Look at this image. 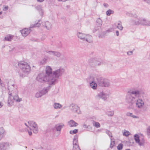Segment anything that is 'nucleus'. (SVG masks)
Here are the masks:
<instances>
[{"label":"nucleus","instance_id":"f257e3e1","mask_svg":"<svg viewBox=\"0 0 150 150\" xmlns=\"http://www.w3.org/2000/svg\"><path fill=\"white\" fill-rule=\"evenodd\" d=\"M144 94V91L140 88H133L128 91L125 100L126 102L129 104V108H133L134 105H136L138 108H142L144 102L142 99L139 98Z\"/></svg>","mask_w":150,"mask_h":150},{"label":"nucleus","instance_id":"f03ea898","mask_svg":"<svg viewBox=\"0 0 150 150\" xmlns=\"http://www.w3.org/2000/svg\"><path fill=\"white\" fill-rule=\"evenodd\" d=\"M14 86V84H13L10 86H8L9 92L8 104L9 106H12L13 105L14 100L18 102L21 100V98H18L17 90L16 88H15Z\"/></svg>","mask_w":150,"mask_h":150},{"label":"nucleus","instance_id":"7ed1b4c3","mask_svg":"<svg viewBox=\"0 0 150 150\" xmlns=\"http://www.w3.org/2000/svg\"><path fill=\"white\" fill-rule=\"evenodd\" d=\"M64 70L63 69H59L53 72V76L51 81L50 83L55 84L58 81L59 77L61 76L64 73Z\"/></svg>","mask_w":150,"mask_h":150},{"label":"nucleus","instance_id":"20e7f679","mask_svg":"<svg viewBox=\"0 0 150 150\" xmlns=\"http://www.w3.org/2000/svg\"><path fill=\"white\" fill-rule=\"evenodd\" d=\"M18 66L22 71L26 74H28L30 71L31 67L28 63L24 61H20L18 62Z\"/></svg>","mask_w":150,"mask_h":150},{"label":"nucleus","instance_id":"39448f33","mask_svg":"<svg viewBox=\"0 0 150 150\" xmlns=\"http://www.w3.org/2000/svg\"><path fill=\"white\" fill-rule=\"evenodd\" d=\"M50 78L47 76L45 73H41L38 75L37 78V79L40 82H49V85H52V84L50 83L51 81H52Z\"/></svg>","mask_w":150,"mask_h":150},{"label":"nucleus","instance_id":"423d86ee","mask_svg":"<svg viewBox=\"0 0 150 150\" xmlns=\"http://www.w3.org/2000/svg\"><path fill=\"white\" fill-rule=\"evenodd\" d=\"M97 83L102 87L108 86L110 84L109 81L106 79H104L100 76L97 77Z\"/></svg>","mask_w":150,"mask_h":150},{"label":"nucleus","instance_id":"0eeeda50","mask_svg":"<svg viewBox=\"0 0 150 150\" xmlns=\"http://www.w3.org/2000/svg\"><path fill=\"white\" fill-rule=\"evenodd\" d=\"M78 37L83 41H86L89 43L92 42V36L89 35H86L84 34L79 33L77 34Z\"/></svg>","mask_w":150,"mask_h":150},{"label":"nucleus","instance_id":"6e6552de","mask_svg":"<svg viewBox=\"0 0 150 150\" xmlns=\"http://www.w3.org/2000/svg\"><path fill=\"white\" fill-rule=\"evenodd\" d=\"M127 14L130 17H134V18L132 21V23L134 25H141L142 23L143 19L139 17L138 18L137 15L136 14H133L127 13Z\"/></svg>","mask_w":150,"mask_h":150},{"label":"nucleus","instance_id":"1a4fd4ad","mask_svg":"<svg viewBox=\"0 0 150 150\" xmlns=\"http://www.w3.org/2000/svg\"><path fill=\"white\" fill-rule=\"evenodd\" d=\"M28 123L30 125V126L31 127V128L30 129L32 130L34 133L37 134L38 131L37 124L35 122L32 121H28Z\"/></svg>","mask_w":150,"mask_h":150},{"label":"nucleus","instance_id":"9d476101","mask_svg":"<svg viewBox=\"0 0 150 150\" xmlns=\"http://www.w3.org/2000/svg\"><path fill=\"white\" fill-rule=\"evenodd\" d=\"M70 109L74 112H76L78 114L81 113V111L79 110V108L76 104L74 103L71 104L69 106Z\"/></svg>","mask_w":150,"mask_h":150},{"label":"nucleus","instance_id":"9b49d317","mask_svg":"<svg viewBox=\"0 0 150 150\" xmlns=\"http://www.w3.org/2000/svg\"><path fill=\"white\" fill-rule=\"evenodd\" d=\"M109 97V95L103 92H101L99 93L96 96L97 99H102L104 100H106Z\"/></svg>","mask_w":150,"mask_h":150},{"label":"nucleus","instance_id":"f8f14e48","mask_svg":"<svg viewBox=\"0 0 150 150\" xmlns=\"http://www.w3.org/2000/svg\"><path fill=\"white\" fill-rule=\"evenodd\" d=\"M46 73L45 74L50 79H52L53 76L52 68L49 66L46 67L45 69Z\"/></svg>","mask_w":150,"mask_h":150},{"label":"nucleus","instance_id":"ddd939ff","mask_svg":"<svg viewBox=\"0 0 150 150\" xmlns=\"http://www.w3.org/2000/svg\"><path fill=\"white\" fill-rule=\"evenodd\" d=\"M102 24V20L100 18H98L96 20V26L93 30V32L95 33L96 31L101 28Z\"/></svg>","mask_w":150,"mask_h":150},{"label":"nucleus","instance_id":"4468645a","mask_svg":"<svg viewBox=\"0 0 150 150\" xmlns=\"http://www.w3.org/2000/svg\"><path fill=\"white\" fill-rule=\"evenodd\" d=\"M90 63H93L94 66H100L102 62V61H99L93 58H91L88 60Z\"/></svg>","mask_w":150,"mask_h":150},{"label":"nucleus","instance_id":"2eb2a0df","mask_svg":"<svg viewBox=\"0 0 150 150\" xmlns=\"http://www.w3.org/2000/svg\"><path fill=\"white\" fill-rule=\"evenodd\" d=\"M134 138L136 143H138L140 146L143 145L144 142V140H142V141H140L139 139V136L137 134H135L134 136Z\"/></svg>","mask_w":150,"mask_h":150},{"label":"nucleus","instance_id":"dca6fc26","mask_svg":"<svg viewBox=\"0 0 150 150\" xmlns=\"http://www.w3.org/2000/svg\"><path fill=\"white\" fill-rule=\"evenodd\" d=\"M9 146V143L7 142H2L0 143V150H7Z\"/></svg>","mask_w":150,"mask_h":150},{"label":"nucleus","instance_id":"f3484780","mask_svg":"<svg viewBox=\"0 0 150 150\" xmlns=\"http://www.w3.org/2000/svg\"><path fill=\"white\" fill-rule=\"evenodd\" d=\"M64 126V124L63 123H61L57 124L55 126L54 128L57 131L59 132V133L60 134L62 129Z\"/></svg>","mask_w":150,"mask_h":150},{"label":"nucleus","instance_id":"a211bd4d","mask_svg":"<svg viewBox=\"0 0 150 150\" xmlns=\"http://www.w3.org/2000/svg\"><path fill=\"white\" fill-rule=\"evenodd\" d=\"M46 52L51 55H52L56 56L58 57H59L61 56L60 53L58 52L54 51H46Z\"/></svg>","mask_w":150,"mask_h":150},{"label":"nucleus","instance_id":"6ab92c4d","mask_svg":"<svg viewBox=\"0 0 150 150\" xmlns=\"http://www.w3.org/2000/svg\"><path fill=\"white\" fill-rule=\"evenodd\" d=\"M30 32V29H25L22 30L21 34L24 37L26 36Z\"/></svg>","mask_w":150,"mask_h":150},{"label":"nucleus","instance_id":"aec40b11","mask_svg":"<svg viewBox=\"0 0 150 150\" xmlns=\"http://www.w3.org/2000/svg\"><path fill=\"white\" fill-rule=\"evenodd\" d=\"M50 88V86H48L47 87L44 88L40 91L43 96L45 94L48 92V91H49Z\"/></svg>","mask_w":150,"mask_h":150},{"label":"nucleus","instance_id":"412c9836","mask_svg":"<svg viewBox=\"0 0 150 150\" xmlns=\"http://www.w3.org/2000/svg\"><path fill=\"white\" fill-rule=\"evenodd\" d=\"M68 124L70 127H76L78 124L73 120H71L68 122Z\"/></svg>","mask_w":150,"mask_h":150},{"label":"nucleus","instance_id":"4be33fe9","mask_svg":"<svg viewBox=\"0 0 150 150\" xmlns=\"http://www.w3.org/2000/svg\"><path fill=\"white\" fill-rule=\"evenodd\" d=\"M141 25L150 26V21L144 18L141 23Z\"/></svg>","mask_w":150,"mask_h":150},{"label":"nucleus","instance_id":"5701e85b","mask_svg":"<svg viewBox=\"0 0 150 150\" xmlns=\"http://www.w3.org/2000/svg\"><path fill=\"white\" fill-rule=\"evenodd\" d=\"M73 150H81L78 144V143H73Z\"/></svg>","mask_w":150,"mask_h":150},{"label":"nucleus","instance_id":"b1692460","mask_svg":"<svg viewBox=\"0 0 150 150\" xmlns=\"http://www.w3.org/2000/svg\"><path fill=\"white\" fill-rule=\"evenodd\" d=\"M46 28L49 30L52 28V25L51 23L48 21H47L45 22V25H44Z\"/></svg>","mask_w":150,"mask_h":150},{"label":"nucleus","instance_id":"393cba45","mask_svg":"<svg viewBox=\"0 0 150 150\" xmlns=\"http://www.w3.org/2000/svg\"><path fill=\"white\" fill-rule=\"evenodd\" d=\"M90 84V87L93 89L95 90L96 89L97 87V83L94 81L93 83H91Z\"/></svg>","mask_w":150,"mask_h":150},{"label":"nucleus","instance_id":"a878e982","mask_svg":"<svg viewBox=\"0 0 150 150\" xmlns=\"http://www.w3.org/2000/svg\"><path fill=\"white\" fill-rule=\"evenodd\" d=\"M13 37V35H6L4 38L5 40L7 41H11Z\"/></svg>","mask_w":150,"mask_h":150},{"label":"nucleus","instance_id":"bb28decb","mask_svg":"<svg viewBox=\"0 0 150 150\" xmlns=\"http://www.w3.org/2000/svg\"><path fill=\"white\" fill-rule=\"evenodd\" d=\"M86 81L89 83H93L94 82V78L92 76H90L86 79Z\"/></svg>","mask_w":150,"mask_h":150},{"label":"nucleus","instance_id":"cd10ccee","mask_svg":"<svg viewBox=\"0 0 150 150\" xmlns=\"http://www.w3.org/2000/svg\"><path fill=\"white\" fill-rule=\"evenodd\" d=\"M127 143L128 144L129 146H133L134 142V139H131L129 140V141L127 142Z\"/></svg>","mask_w":150,"mask_h":150},{"label":"nucleus","instance_id":"c85d7f7f","mask_svg":"<svg viewBox=\"0 0 150 150\" xmlns=\"http://www.w3.org/2000/svg\"><path fill=\"white\" fill-rule=\"evenodd\" d=\"M4 132V130L3 128L1 127L0 128V140L3 137V135Z\"/></svg>","mask_w":150,"mask_h":150},{"label":"nucleus","instance_id":"c756f323","mask_svg":"<svg viewBox=\"0 0 150 150\" xmlns=\"http://www.w3.org/2000/svg\"><path fill=\"white\" fill-rule=\"evenodd\" d=\"M62 105L59 103H55L54 105V107L55 109H59L62 107Z\"/></svg>","mask_w":150,"mask_h":150},{"label":"nucleus","instance_id":"7c9ffc66","mask_svg":"<svg viewBox=\"0 0 150 150\" xmlns=\"http://www.w3.org/2000/svg\"><path fill=\"white\" fill-rule=\"evenodd\" d=\"M117 25L118 26H117V28L121 30H122L123 29V27L122 26L121 22L120 21H119Z\"/></svg>","mask_w":150,"mask_h":150},{"label":"nucleus","instance_id":"2f4dec72","mask_svg":"<svg viewBox=\"0 0 150 150\" xmlns=\"http://www.w3.org/2000/svg\"><path fill=\"white\" fill-rule=\"evenodd\" d=\"M40 23L37 22L35 23V24L31 25L30 27L32 28L33 27H39L40 26Z\"/></svg>","mask_w":150,"mask_h":150},{"label":"nucleus","instance_id":"473e14b6","mask_svg":"<svg viewBox=\"0 0 150 150\" xmlns=\"http://www.w3.org/2000/svg\"><path fill=\"white\" fill-rule=\"evenodd\" d=\"M106 114L108 116L110 117L112 116L114 114V112L113 111H107L106 112Z\"/></svg>","mask_w":150,"mask_h":150},{"label":"nucleus","instance_id":"72a5a7b5","mask_svg":"<svg viewBox=\"0 0 150 150\" xmlns=\"http://www.w3.org/2000/svg\"><path fill=\"white\" fill-rule=\"evenodd\" d=\"M114 11L111 9H109L106 12V14L108 16H110L111 14H113Z\"/></svg>","mask_w":150,"mask_h":150},{"label":"nucleus","instance_id":"f704fd0d","mask_svg":"<svg viewBox=\"0 0 150 150\" xmlns=\"http://www.w3.org/2000/svg\"><path fill=\"white\" fill-rule=\"evenodd\" d=\"M126 115L128 116H130L132 117L133 118H137L138 117L135 115H133L132 114V113H130L129 112H127L126 113Z\"/></svg>","mask_w":150,"mask_h":150},{"label":"nucleus","instance_id":"c9c22d12","mask_svg":"<svg viewBox=\"0 0 150 150\" xmlns=\"http://www.w3.org/2000/svg\"><path fill=\"white\" fill-rule=\"evenodd\" d=\"M78 136L77 135H76L74 136L73 139V143H78Z\"/></svg>","mask_w":150,"mask_h":150},{"label":"nucleus","instance_id":"e433bc0d","mask_svg":"<svg viewBox=\"0 0 150 150\" xmlns=\"http://www.w3.org/2000/svg\"><path fill=\"white\" fill-rule=\"evenodd\" d=\"M106 34V32H103V33H101L99 34V38H102L105 37V35Z\"/></svg>","mask_w":150,"mask_h":150},{"label":"nucleus","instance_id":"4c0bfd02","mask_svg":"<svg viewBox=\"0 0 150 150\" xmlns=\"http://www.w3.org/2000/svg\"><path fill=\"white\" fill-rule=\"evenodd\" d=\"M93 125L97 128H98L100 127V124L98 122L93 121Z\"/></svg>","mask_w":150,"mask_h":150},{"label":"nucleus","instance_id":"58836bf2","mask_svg":"<svg viewBox=\"0 0 150 150\" xmlns=\"http://www.w3.org/2000/svg\"><path fill=\"white\" fill-rule=\"evenodd\" d=\"M123 148V144L122 143L119 144L117 146L118 150H122Z\"/></svg>","mask_w":150,"mask_h":150},{"label":"nucleus","instance_id":"ea45409f","mask_svg":"<svg viewBox=\"0 0 150 150\" xmlns=\"http://www.w3.org/2000/svg\"><path fill=\"white\" fill-rule=\"evenodd\" d=\"M78 131V129H75L73 130L70 131L69 133L71 134H73L77 133Z\"/></svg>","mask_w":150,"mask_h":150},{"label":"nucleus","instance_id":"a19ab883","mask_svg":"<svg viewBox=\"0 0 150 150\" xmlns=\"http://www.w3.org/2000/svg\"><path fill=\"white\" fill-rule=\"evenodd\" d=\"M42 95L40 91L36 93L35 95V96L37 98H38L41 97Z\"/></svg>","mask_w":150,"mask_h":150},{"label":"nucleus","instance_id":"79ce46f5","mask_svg":"<svg viewBox=\"0 0 150 150\" xmlns=\"http://www.w3.org/2000/svg\"><path fill=\"white\" fill-rule=\"evenodd\" d=\"M47 59L44 58L41 61L40 63L42 64H45L47 62Z\"/></svg>","mask_w":150,"mask_h":150},{"label":"nucleus","instance_id":"37998d69","mask_svg":"<svg viewBox=\"0 0 150 150\" xmlns=\"http://www.w3.org/2000/svg\"><path fill=\"white\" fill-rule=\"evenodd\" d=\"M115 144V142L114 141H111V143L110 146V148L112 149L113 146H114Z\"/></svg>","mask_w":150,"mask_h":150},{"label":"nucleus","instance_id":"c03bdc74","mask_svg":"<svg viewBox=\"0 0 150 150\" xmlns=\"http://www.w3.org/2000/svg\"><path fill=\"white\" fill-rule=\"evenodd\" d=\"M147 133L148 135H150V126H149L147 129Z\"/></svg>","mask_w":150,"mask_h":150},{"label":"nucleus","instance_id":"a18cd8bd","mask_svg":"<svg viewBox=\"0 0 150 150\" xmlns=\"http://www.w3.org/2000/svg\"><path fill=\"white\" fill-rule=\"evenodd\" d=\"M129 134V132L128 131H126V132H125L123 133V134L124 136H128Z\"/></svg>","mask_w":150,"mask_h":150},{"label":"nucleus","instance_id":"49530a36","mask_svg":"<svg viewBox=\"0 0 150 150\" xmlns=\"http://www.w3.org/2000/svg\"><path fill=\"white\" fill-rule=\"evenodd\" d=\"M106 133L110 137H112V136L110 135L111 134V133L109 131H107Z\"/></svg>","mask_w":150,"mask_h":150},{"label":"nucleus","instance_id":"de8ad7c7","mask_svg":"<svg viewBox=\"0 0 150 150\" xmlns=\"http://www.w3.org/2000/svg\"><path fill=\"white\" fill-rule=\"evenodd\" d=\"M133 53L132 51H130L127 52V54L128 55H131Z\"/></svg>","mask_w":150,"mask_h":150},{"label":"nucleus","instance_id":"09e8293b","mask_svg":"<svg viewBox=\"0 0 150 150\" xmlns=\"http://www.w3.org/2000/svg\"><path fill=\"white\" fill-rule=\"evenodd\" d=\"M103 6L105 7L106 8H107L109 6L108 4L105 3L103 4Z\"/></svg>","mask_w":150,"mask_h":150},{"label":"nucleus","instance_id":"8fccbe9b","mask_svg":"<svg viewBox=\"0 0 150 150\" xmlns=\"http://www.w3.org/2000/svg\"><path fill=\"white\" fill-rule=\"evenodd\" d=\"M112 28L109 29H108L106 31H105L106 32V33H109V32H111L112 31Z\"/></svg>","mask_w":150,"mask_h":150},{"label":"nucleus","instance_id":"3c124183","mask_svg":"<svg viewBox=\"0 0 150 150\" xmlns=\"http://www.w3.org/2000/svg\"><path fill=\"white\" fill-rule=\"evenodd\" d=\"M1 79H0V84L1 85V86H2V87H4V84L3 83H2L1 82Z\"/></svg>","mask_w":150,"mask_h":150},{"label":"nucleus","instance_id":"603ef678","mask_svg":"<svg viewBox=\"0 0 150 150\" xmlns=\"http://www.w3.org/2000/svg\"><path fill=\"white\" fill-rule=\"evenodd\" d=\"M8 9V6H6L4 7V11H6Z\"/></svg>","mask_w":150,"mask_h":150},{"label":"nucleus","instance_id":"864d4df0","mask_svg":"<svg viewBox=\"0 0 150 150\" xmlns=\"http://www.w3.org/2000/svg\"><path fill=\"white\" fill-rule=\"evenodd\" d=\"M144 1L148 4H150V0H146Z\"/></svg>","mask_w":150,"mask_h":150},{"label":"nucleus","instance_id":"5fc2aeb1","mask_svg":"<svg viewBox=\"0 0 150 150\" xmlns=\"http://www.w3.org/2000/svg\"><path fill=\"white\" fill-rule=\"evenodd\" d=\"M116 33L117 36H118L119 35V32L117 30L116 32Z\"/></svg>","mask_w":150,"mask_h":150},{"label":"nucleus","instance_id":"6e6d98bb","mask_svg":"<svg viewBox=\"0 0 150 150\" xmlns=\"http://www.w3.org/2000/svg\"><path fill=\"white\" fill-rule=\"evenodd\" d=\"M28 133L30 136H31L32 134V132L31 131H28Z\"/></svg>","mask_w":150,"mask_h":150},{"label":"nucleus","instance_id":"4d7b16f0","mask_svg":"<svg viewBox=\"0 0 150 150\" xmlns=\"http://www.w3.org/2000/svg\"><path fill=\"white\" fill-rule=\"evenodd\" d=\"M44 0H37L38 1L40 2H42L44 1Z\"/></svg>","mask_w":150,"mask_h":150},{"label":"nucleus","instance_id":"13d9d810","mask_svg":"<svg viewBox=\"0 0 150 150\" xmlns=\"http://www.w3.org/2000/svg\"><path fill=\"white\" fill-rule=\"evenodd\" d=\"M3 106V104L1 103V102H0V108L2 107Z\"/></svg>","mask_w":150,"mask_h":150},{"label":"nucleus","instance_id":"bf43d9fd","mask_svg":"<svg viewBox=\"0 0 150 150\" xmlns=\"http://www.w3.org/2000/svg\"><path fill=\"white\" fill-rule=\"evenodd\" d=\"M83 127H84V128H86V127H86V125H85V124H84L83 125Z\"/></svg>","mask_w":150,"mask_h":150},{"label":"nucleus","instance_id":"052dcab7","mask_svg":"<svg viewBox=\"0 0 150 150\" xmlns=\"http://www.w3.org/2000/svg\"><path fill=\"white\" fill-rule=\"evenodd\" d=\"M125 150H130L129 149H126Z\"/></svg>","mask_w":150,"mask_h":150},{"label":"nucleus","instance_id":"680f3d73","mask_svg":"<svg viewBox=\"0 0 150 150\" xmlns=\"http://www.w3.org/2000/svg\"><path fill=\"white\" fill-rule=\"evenodd\" d=\"M25 125L26 126H27V127H28V126L27 125V124H26V123H25Z\"/></svg>","mask_w":150,"mask_h":150},{"label":"nucleus","instance_id":"e2e57ef3","mask_svg":"<svg viewBox=\"0 0 150 150\" xmlns=\"http://www.w3.org/2000/svg\"><path fill=\"white\" fill-rule=\"evenodd\" d=\"M27 148V146H25V148Z\"/></svg>","mask_w":150,"mask_h":150},{"label":"nucleus","instance_id":"0e129e2a","mask_svg":"<svg viewBox=\"0 0 150 150\" xmlns=\"http://www.w3.org/2000/svg\"><path fill=\"white\" fill-rule=\"evenodd\" d=\"M110 139H111V138H110ZM112 139H111V141H112Z\"/></svg>","mask_w":150,"mask_h":150}]
</instances>
